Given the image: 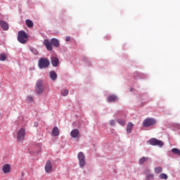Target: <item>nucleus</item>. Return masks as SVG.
Masks as SVG:
<instances>
[{
  "mask_svg": "<svg viewBox=\"0 0 180 180\" xmlns=\"http://www.w3.org/2000/svg\"><path fill=\"white\" fill-rule=\"evenodd\" d=\"M70 136L73 139H77V137H78V136H79V130H78L77 129L72 130V131L70 133Z\"/></svg>",
  "mask_w": 180,
  "mask_h": 180,
  "instance_id": "f8f14e48",
  "label": "nucleus"
},
{
  "mask_svg": "<svg viewBox=\"0 0 180 180\" xmlns=\"http://www.w3.org/2000/svg\"><path fill=\"white\" fill-rule=\"evenodd\" d=\"M77 158L79 160V165L80 168H84L85 167V155H84V153L79 152L77 155Z\"/></svg>",
  "mask_w": 180,
  "mask_h": 180,
  "instance_id": "39448f33",
  "label": "nucleus"
},
{
  "mask_svg": "<svg viewBox=\"0 0 180 180\" xmlns=\"http://www.w3.org/2000/svg\"><path fill=\"white\" fill-rule=\"evenodd\" d=\"M61 95H62V96H67V95H68V90H67V89L62 90Z\"/></svg>",
  "mask_w": 180,
  "mask_h": 180,
  "instance_id": "393cba45",
  "label": "nucleus"
},
{
  "mask_svg": "<svg viewBox=\"0 0 180 180\" xmlns=\"http://www.w3.org/2000/svg\"><path fill=\"white\" fill-rule=\"evenodd\" d=\"M148 160H150V158L148 157H143L139 159V164H140V165H141L144 164V162H147V161Z\"/></svg>",
  "mask_w": 180,
  "mask_h": 180,
  "instance_id": "6ab92c4d",
  "label": "nucleus"
},
{
  "mask_svg": "<svg viewBox=\"0 0 180 180\" xmlns=\"http://www.w3.org/2000/svg\"><path fill=\"white\" fill-rule=\"evenodd\" d=\"M50 65V61H49L46 58H41L39 59L38 63V67L39 68H47Z\"/></svg>",
  "mask_w": 180,
  "mask_h": 180,
  "instance_id": "7ed1b4c3",
  "label": "nucleus"
},
{
  "mask_svg": "<svg viewBox=\"0 0 180 180\" xmlns=\"http://www.w3.org/2000/svg\"><path fill=\"white\" fill-rule=\"evenodd\" d=\"M157 124V121L153 118H146L143 122V125L144 127H150L151 126H155Z\"/></svg>",
  "mask_w": 180,
  "mask_h": 180,
  "instance_id": "f03ea898",
  "label": "nucleus"
},
{
  "mask_svg": "<svg viewBox=\"0 0 180 180\" xmlns=\"http://www.w3.org/2000/svg\"><path fill=\"white\" fill-rule=\"evenodd\" d=\"M52 134L53 136H55L57 137V136H59L60 134V131L58 130V128L57 127H54L53 130H52Z\"/></svg>",
  "mask_w": 180,
  "mask_h": 180,
  "instance_id": "f3484780",
  "label": "nucleus"
},
{
  "mask_svg": "<svg viewBox=\"0 0 180 180\" xmlns=\"http://www.w3.org/2000/svg\"><path fill=\"white\" fill-rule=\"evenodd\" d=\"M115 120H111L110 121V126H115Z\"/></svg>",
  "mask_w": 180,
  "mask_h": 180,
  "instance_id": "c756f323",
  "label": "nucleus"
},
{
  "mask_svg": "<svg viewBox=\"0 0 180 180\" xmlns=\"http://www.w3.org/2000/svg\"><path fill=\"white\" fill-rule=\"evenodd\" d=\"M51 64L53 67H58V65L60 64V60H58V58L53 56L51 58Z\"/></svg>",
  "mask_w": 180,
  "mask_h": 180,
  "instance_id": "9d476101",
  "label": "nucleus"
},
{
  "mask_svg": "<svg viewBox=\"0 0 180 180\" xmlns=\"http://www.w3.org/2000/svg\"><path fill=\"white\" fill-rule=\"evenodd\" d=\"M33 101H34V98L32 96H28L27 97V102H33Z\"/></svg>",
  "mask_w": 180,
  "mask_h": 180,
  "instance_id": "cd10ccee",
  "label": "nucleus"
},
{
  "mask_svg": "<svg viewBox=\"0 0 180 180\" xmlns=\"http://www.w3.org/2000/svg\"><path fill=\"white\" fill-rule=\"evenodd\" d=\"M29 39V35L26 34L25 31H20L18 35V40L21 44H26L27 43V39Z\"/></svg>",
  "mask_w": 180,
  "mask_h": 180,
  "instance_id": "f257e3e1",
  "label": "nucleus"
},
{
  "mask_svg": "<svg viewBox=\"0 0 180 180\" xmlns=\"http://www.w3.org/2000/svg\"><path fill=\"white\" fill-rule=\"evenodd\" d=\"M2 171L4 174H8L11 172V165L9 164H5L3 165Z\"/></svg>",
  "mask_w": 180,
  "mask_h": 180,
  "instance_id": "ddd939ff",
  "label": "nucleus"
},
{
  "mask_svg": "<svg viewBox=\"0 0 180 180\" xmlns=\"http://www.w3.org/2000/svg\"><path fill=\"white\" fill-rule=\"evenodd\" d=\"M49 77L52 81H56L57 79V73L54 71H51L49 72Z\"/></svg>",
  "mask_w": 180,
  "mask_h": 180,
  "instance_id": "dca6fc26",
  "label": "nucleus"
},
{
  "mask_svg": "<svg viewBox=\"0 0 180 180\" xmlns=\"http://www.w3.org/2000/svg\"><path fill=\"white\" fill-rule=\"evenodd\" d=\"M155 174H161L162 172V167H158L154 169Z\"/></svg>",
  "mask_w": 180,
  "mask_h": 180,
  "instance_id": "aec40b11",
  "label": "nucleus"
},
{
  "mask_svg": "<svg viewBox=\"0 0 180 180\" xmlns=\"http://www.w3.org/2000/svg\"><path fill=\"white\" fill-rule=\"evenodd\" d=\"M71 38L70 37H66V41H70Z\"/></svg>",
  "mask_w": 180,
  "mask_h": 180,
  "instance_id": "7c9ffc66",
  "label": "nucleus"
},
{
  "mask_svg": "<svg viewBox=\"0 0 180 180\" xmlns=\"http://www.w3.org/2000/svg\"><path fill=\"white\" fill-rule=\"evenodd\" d=\"M32 53H33V54H34L35 56H37L39 54V52L37 51L36 49H31Z\"/></svg>",
  "mask_w": 180,
  "mask_h": 180,
  "instance_id": "c85d7f7f",
  "label": "nucleus"
},
{
  "mask_svg": "<svg viewBox=\"0 0 180 180\" xmlns=\"http://www.w3.org/2000/svg\"><path fill=\"white\" fill-rule=\"evenodd\" d=\"M159 178L161 179H168V175L165 174V173H161L159 175Z\"/></svg>",
  "mask_w": 180,
  "mask_h": 180,
  "instance_id": "5701e85b",
  "label": "nucleus"
},
{
  "mask_svg": "<svg viewBox=\"0 0 180 180\" xmlns=\"http://www.w3.org/2000/svg\"><path fill=\"white\" fill-rule=\"evenodd\" d=\"M0 26L2 27L3 30H8L9 29V25L4 20H0Z\"/></svg>",
  "mask_w": 180,
  "mask_h": 180,
  "instance_id": "4468645a",
  "label": "nucleus"
},
{
  "mask_svg": "<svg viewBox=\"0 0 180 180\" xmlns=\"http://www.w3.org/2000/svg\"><path fill=\"white\" fill-rule=\"evenodd\" d=\"M25 136H26V131L25 128H21L17 133L18 141H22L25 139Z\"/></svg>",
  "mask_w": 180,
  "mask_h": 180,
  "instance_id": "423d86ee",
  "label": "nucleus"
},
{
  "mask_svg": "<svg viewBox=\"0 0 180 180\" xmlns=\"http://www.w3.org/2000/svg\"><path fill=\"white\" fill-rule=\"evenodd\" d=\"M117 122L119 124H121V126H124L126 124V121L123 120H117Z\"/></svg>",
  "mask_w": 180,
  "mask_h": 180,
  "instance_id": "bb28decb",
  "label": "nucleus"
},
{
  "mask_svg": "<svg viewBox=\"0 0 180 180\" xmlns=\"http://www.w3.org/2000/svg\"><path fill=\"white\" fill-rule=\"evenodd\" d=\"M51 44L54 46V47H60V42L57 40V39H51Z\"/></svg>",
  "mask_w": 180,
  "mask_h": 180,
  "instance_id": "2eb2a0df",
  "label": "nucleus"
},
{
  "mask_svg": "<svg viewBox=\"0 0 180 180\" xmlns=\"http://www.w3.org/2000/svg\"><path fill=\"white\" fill-rule=\"evenodd\" d=\"M45 172L47 174H50V172H53V165H51V161L47 160L45 165Z\"/></svg>",
  "mask_w": 180,
  "mask_h": 180,
  "instance_id": "6e6552de",
  "label": "nucleus"
},
{
  "mask_svg": "<svg viewBox=\"0 0 180 180\" xmlns=\"http://www.w3.org/2000/svg\"><path fill=\"white\" fill-rule=\"evenodd\" d=\"M149 144H150V146H158V147H162V146H164V142L155 138H153L149 140Z\"/></svg>",
  "mask_w": 180,
  "mask_h": 180,
  "instance_id": "0eeeda50",
  "label": "nucleus"
},
{
  "mask_svg": "<svg viewBox=\"0 0 180 180\" xmlns=\"http://www.w3.org/2000/svg\"><path fill=\"white\" fill-rule=\"evenodd\" d=\"M134 124L131 122H129L127 126V132L129 134V133H131V129L134 127Z\"/></svg>",
  "mask_w": 180,
  "mask_h": 180,
  "instance_id": "a211bd4d",
  "label": "nucleus"
},
{
  "mask_svg": "<svg viewBox=\"0 0 180 180\" xmlns=\"http://www.w3.org/2000/svg\"><path fill=\"white\" fill-rule=\"evenodd\" d=\"M26 25L27 27H33V21L30 20H26Z\"/></svg>",
  "mask_w": 180,
  "mask_h": 180,
  "instance_id": "4be33fe9",
  "label": "nucleus"
},
{
  "mask_svg": "<svg viewBox=\"0 0 180 180\" xmlns=\"http://www.w3.org/2000/svg\"><path fill=\"white\" fill-rule=\"evenodd\" d=\"M35 91L38 94H43V91H44V85L43 84V82L41 80H38L37 82Z\"/></svg>",
  "mask_w": 180,
  "mask_h": 180,
  "instance_id": "20e7f679",
  "label": "nucleus"
},
{
  "mask_svg": "<svg viewBox=\"0 0 180 180\" xmlns=\"http://www.w3.org/2000/svg\"><path fill=\"white\" fill-rule=\"evenodd\" d=\"M146 180L154 179V174H149L146 175Z\"/></svg>",
  "mask_w": 180,
  "mask_h": 180,
  "instance_id": "b1692460",
  "label": "nucleus"
},
{
  "mask_svg": "<svg viewBox=\"0 0 180 180\" xmlns=\"http://www.w3.org/2000/svg\"><path fill=\"white\" fill-rule=\"evenodd\" d=\"M172 153H173V154H176V155H180V150L178 148H172Z\"/></svg>",
  "mask_w": 180,
  "mask_h": 180,
  "instance_id": "412c9836",
  "label": "nucleus"
},
{
  "mask_svg": "<svg viewBox=\"0 0 180 180\" xmlns=\"http://www.w3.org/2000/svg\"><path fill=\"white\" fill-rule=\"evenodd\" d=\"M0 116H1V113H0Z\"/></svg>",
  "mask_w": 180,
  "mask_h": 180,
  "instance_id": "473e14b6",
  "label": "nucleus"
},
{
  "mask_svg": "<svg viewBox=\"0 0 180 180\" xmlns=\"http://www.w3.org/2000/svg\"><path fill=\"white\" fill-rule=\"evenodd\" d=\"M34 124H35V126H38L39 125V124H37V122H35Z\"/></svg>",
  "mask_w": 180,
  "mask_h": 180,
  "instance_id": "2f4dec72",
  "label": "nucleus"
},
{
  "mask_svg": "<svg viewBox=\"0 0 180 180\" xmlns=\"http://www.w3.org/2000/svg\"><path fill=\"white\" fill-rule=\"evenodd\" d=\"M108 102L110 103V102H116L117 101H119V98H117V96L115 95V94H110L108 96V98H107Z\"/></svg>",
  "mask_w": 180,
  "mask_h": 180,
  "instance_id": "1a4fd4ad",
  "label": "nucleus"
},
{
  "mask_svg": "<svg viewBox=\"0 0 180 180\" xmlns=\"http://www.w3.org/2000/svg\"><path fill=\"white\" fill-rule=\"evenodd\" d=\"M6 60V56L5 54H0V61H5Z\"/></svg>",
  "mask_w": 180,
  "mask_h": 180,
  "instance_id": "a878e982",
  "label": "nucleus"
},
{
  "mask_svg": "<svg viewBox=\"0 0 180 180\" xmlns=\"http://www.w3.org/2000/svg\"><path fill=\"white\" fill-rule=\"evenodd\" d=\"M44 44L46 46V49L49 50V51H51V50H53L51 42H50V41H49L48 39H45L44 41Z\"/></svg>",
  "mask_w": 180,
  "mask_h": 180,
  "instance_id": "9b49d317",
  "label": "nucleus"
}]
</instances>
